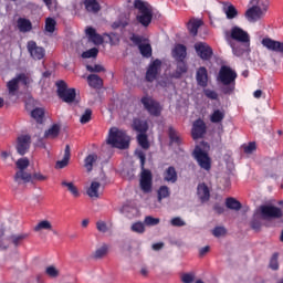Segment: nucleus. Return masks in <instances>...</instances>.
I'll use <instances>...</instances> for the list:
<instances>
[{
	"label": "nucleus",
	"instance_id": "nucleus-54",
	"mask_svg": "<svg viewBox=\"0 0 283 283\" xmlns=\"http://www.w3.org/2000/svg\"><path fill=\"white\" fill-rule=\"evenodd\" d=\"M31 176H32L31 185H34L35 182H45V180H48V176L41 172H33Z\"/></svg>",
	"mask_w": 283,
	"mask_h": 283
},
{
	"label": "nucleus",
	"instance_id": "nucleus-37",
	"mask_svg": "<svg viewBox=\"0 0 283 283\" xmlns=\"http://www.w3.org/2000/svg\"><path fill=\"white\" fill-rule=\"evenodd\" d=\"M226 113L222 109H214L210 115V122L218 124L224 120Z\"/></svg>",
	"mask_w": 283,
	"mask_h": 283
},
{
	"label": "nucleus",
	"instance_id": "nucleus-10",
	"mask_svg": "<svg viewBox=\"0 0 283 283\" xmlns=\"http://www.w3.org/2000/svg\"><path fill=\"white\" fill-rule=\"evenodd\" d=\"M192 156L195 160H197V165L200 169L211 171V157L209 156V153L205 151L200 146H197L192 151Z\"/></svg>",
	"mask_w": 283,
	"mask_h": 283
},
{
	"label": "nucleus",
	"instance_id": "nucleus-41",
	"mask_svg": "<svg viewBox=\"0 0 283 283\" xmlns=\"http://www.w3.org/2000/svg\"><path fill=\"white\" fill-rule=\"evenodd\" d=\"M169 196H171V191L169 190V187L167 186L159 187L157 191L158 202H163V200H165V198H169Z\"/></svg>",
	"mask_w": 283,
	"mask_h": 283
},
{
	"label": "nucleus",
	"instance_id": "nucleus-7",
	"mask_svg": "<svg viewBox=\"0 0 283 283\" xmlns=\"http://www.w3.org/2000/svg\"><path fill=\"white\" fill-rule=\"evenodd\" d=\"M57 96L63 103H74L76 101V88H67V83L61 80L56 82Z\"/></svg>",
	"mask_w": 283,
	"mask_h": 283
},
{
	"label": "nucleus",
	"instance_id": "nucleus-5",
	"mask_svg": "<svg viewBox=\"0 0 283 283\" xmlns=\"http://www.w3.org/2000/svg\"><path fill=\"white\" fill-rule=\"evenodd\" d=\"M134 8L139 11V14L136 15V21L140 23L144 28H149L151 20L154 19V11L147 2L143 0H135Z\"/></svg>",
	"mask_w": 283,
	"mask_h": 283
},
{
	"label": "nucleus",
	"instance_id": "nucleus-50",
	"mask_svg": "<svg viewBox=\"0 0 283 283\" xmlns=\"http://www.w3.org/2000/svg\"><path fill=\"white\" fill-rule=\"evenodd\" d=\"M107 251H108V247L107 244H103L101 248H98L95 253H94V258L96 260H101V258H105V255H107Z\"/></svg>",
	"mask_w": 283,
	"mask_h": 283
},
{
	"label": "nucleus",
	"instance_id": "nucleus-55",
	"mask_svg": "<svg viewBox=\"0 0 283 283\" xmlns=\"http://www.w3.org/2000/svg\"><path fill=\"white\" fill-rule=\"evenodd\" d=\"M279 256L280 254L274 253L270 259V269H272V271H277V269H280V263L277 262Z\"/></svg>",
	"mask_w": 283,
	"mask_h": 283
},
{
	"label": "nucleus",
	"instance_id": "nucleus-42",
	"mask_svg": "<svg viewBox=\"0 0 283 283\" xmlns=\"http://www.w3.org/2000/svg\"><path fill=\"white\" fill-rule=\"evenodd\" d=\"M137 143L142 149H149V147H150L149 139L147 138V134H145V133H140L137 136Z\"/></svg>",
	"mask_w": 283,
	"mask_h": 283
},
{
	"label": "nucleus",
	"instance_id": "nucleus-52",
	"mask_svg": "<svg viewBox=\"0 0 283 283\" xmlns=\"http://www.w3.org/2000/svg\"><path fill=\"white\" fill-rule=\"evenodd\" d=\"M144 224H146V227H156V226L160 224V219L154 218L151 216H147L144 219Z\"/></svg>",
	"mask_w": 283,
	"mask_h": 283
},
{
	"label": "nucleus",
	"instance_id": "nucleus-64",
	"mask_svg": "<svg viewBox=\"0 0 283 283\" xmlns=\"http://www.w3.org/2000/svg\"><path fill=\"white\" fill-rule=\"evenodd\" d=\"M193 274H189V273H186V274H182L181 276V282L184 283H193Z\"/></svg>",
	"mask_w": 283,
	"mask_h": 283
},
{
	"label": "nucleus",
	"instance_id": "nucleus-59",
	"mask_svg": "<svg viewBox=\"0 0 283 283\" xmlns=\"http://www.w3.org/2000/svg\"><path fill=\"white\" fill-rule=\"evenodd\" d=\"M171 227H185L187 224L180 217H175L170 220Z\"/></svg>",
	"mask_w": 283,
	"mask_h": 283
},
{
	"label": "nucleus",
	"instance_id": "nucleus-19",
	"mask_svg": "<svg viewBox=\"0 0 283 283\" xmlns=\"http://www.w3.org/2000/svg\"><path fill=\"white\" fill-rule=\"evenodd\" d=\"M163 178L165 182L176 185V182H178V171L176 170V167L169 166L167 169H165L163 172Z\"/></svg>",
	"mask_w": 283,
	"mask_h": 283
},
{
	"label": "nucleus",
	"instance_id": "nucleus-39",
	"mask_svg": "<svg viewBox=\"0 0 283 283\" xmlns=\"http://www.w3.org/2000/svg\"><path fill=\"white\" fill-rule=\"evenodd\" d=\"M250 6H252V8H256L259 10H264V12H268L269 0H251Z\"/></svg>",
	"mask_w": 283,
	"mask_h": 283
},
{
	"label": "nucleus",
	"instance_id": "nucleus-15",
	"mask_svg": "<svg viewBox=\"0 0 283 283\" xmlns=\"http://www.w3.org/2000/svg\"><path fill=\"white\" fill-rule=\"evenodd\" d=\"M261 43L263 48H266V50H270V52L283 54V42L273 40L271 38H264Z\"/></svg>",
	"mask_w": 283,
	"mask_h": 283
},
{
	"label": "nucleus",
	"instance_id": "nucleus-43",
	"mask_svg": "<svg viewBox=\"0 0 283 283\" xmlns=\"http://www.w3.org/2000/svg\"><path fill=\"white\" fill-rule=\"evenodd\" d=\"M7 87L9 90V95L14 96V94H17V92H19V82H18V80L14 77L11 81H9L7 83Z\"/></svg>",
	"mask_w": 283,
	"mask_h": 283
},
{
	"label": "nucleus",
	"instance_id": "nucleus-61",
	"mask_svg": "<svg viewBox=\"0 0 283 283\" xmlns=\"http://www.w3.org/2000/svg\"><path fill=\"white\" fill-rule=\"evenodd\" d=\"M227 233V229H224L223 227H216L212 230V235H214V238H220V235H224Z\"/></svg>",
	"mask_w": 283,
	"mask_h": 283
},
{
	"label": "nucleus",
	"instance_id": "nucleus-25",
	"mask_svg": "<svg viewBox=\"0 0 283 283\" xmlns=\"http://www.w3.org/2000/svg\"><path fill=\"white\" fill-rule=\"evenodd\" d=\"M202 25V20L200 19H190L187 23V29L191 36H198V30H200Z\"/></svg>",
	"mask_w": 283,
	"mask_h": 283
},
{
	"label": "nucleus",
	"instance_id": "nucleus-47",
	"mask_svg": "<svg viewBox=\"0 0 283 283\" xmlns=\"http://www.w3.org/2000/svg\"><path fill=\"white\" fill-rule=\"evenodd\" d=\"M15 167L19 171H25L30 167V160L28 158H20L17 160Z\"/></svg>",
	"mask_w": 283,
	"mask_h": 283
},
{
	"label": "nucleus",
	"instance_id": "nucleus-46",
	"mask_svg": "<svg viewBox=\"0 0 283 283\" xmlns=\"http://www.w3.org/2000/svg\"><path fill=\"white\" fill-rule=\"evenodd\" d=\"M54 30H56V20H54V18H46L45 31L53 34Z\"/></svg>",
	"mask_w": 283,
	"mask_h": 283
},
{
	"label": "nucleus",
	"instance_id": "nucleus-28",
	"mask_svg": "<svg viewBox=\"0 0 283 283\" xmlns=\"http://www.w3.org/2000/svg\"><path fill=\"white\" fill-rule=\"evenodd\" d=\"M87 83L90 87H93L94 90H101V87H103V78L96 74L88 75Z\"/></svg>",
	"mask_w": 283,
	"mask_h": 283
},
{
	"label": "nucleus",
	"instance_id": "nucleus-48",
	"mask_svg": "<svg viewBox=\"0 0 283 283\" xmlns=\"http://www.w3.org/2000/svg\"><path fill=\"white\" fill-rule=\"evenodd\" d=\"M130 231H133V233L139 234L145 233V223L142 221L134 222L130 227Z\"/></svg>",
	"mask_w": 283,
	"mask_h": 283
},
{
	"label": "nucleus",
	"instance_id": "nucleus-56",
	"mask_svg": "<svg viewBox=\"0 0 283 283\" xmlns=\"http://www.w3.org/2000/svg\"><path fill=\"white\" fill-rule=\"evenodd\" d=\"M43 3H45L50 12H56V8L59 6V2L56 0H43Z\"/></svg>",
	"mask_w": 283,
	"mask_h": 283
},
{
	"label": "nucleus",
	"instance_id": "nucleus-27",
	"mask_svg": "<svg viewBox=\"0 0 283 283\" xmlns=\"http://www.w3.org/2000/svg\"><path fill=\"white\" fill-rule=\"evenodd\" d=\"M85 10L92 14H98L101 12V3L96 0H84Z\"/></svg>",
	"mask_w": 283,
	"mask_h": 283
},
{
	"label": "nucleus",
	"instance_id": "nucleus-62",
	"mask_svg": "<svg viewBox=\"0 0 283 283\" xmlns=\"http://www.w3.org/2000/svg\"><path fill=\"white\" fill-rule=\"evenodd\" d=\"M15 81H18V83H22L23 85H28V83H30V78L24 73L17 75Z\"/></svg>",
	"mask_w": 283,
	"mask_h": 283
},
{
	"label": "nucleus",
	"instance_id": "nucleus-51",
	"mask_svg": "<svg viewBox=\"0 0 283 283\" xmlns=\"http://www.w3.org/2000/svg\"><path fill=\"white\" fill-rule=\"evenodd\" d=\"M98 56V49L92 48L82 53V59H96Z\"/></svg>",
	"mask_w": 283,
	"mask_h": 283
},
{
	"label": "nucleus",
	"instance_id": "nucleus-14",
	"mask_svg": "<svg viewBox=\"0 0 283 283\" xmlns=\"http://www.w3.org/2000/svg\"><path fill=\"white\" fill-rule=\"evenodd\" d=\"M27 48H28L29 54H31L34 61H41V59L45 56V49L36 45V42L34 41H29Z\"/></svg>",
	"mask_w": 283,
	"mask_h": 283
},
{
	"label": "nucleus",
	"instance_id": "nucleus-22",
	"mask_svg": "<svg viewBox=\"0 0 283 283\" xmlns=\"http://www.w3.org/2000/svg\"><path fill=\"white\" fill-rule=\"evenodd\" d=\"M85 32H86V36H88L92 43H94L95 45H103V36L96 33V29L92 27H87Z\"/></svg>",
	"mask_w": 283,
	"mask_h": 283
},
{
	"label": "nucleus",
	"instance_id": "nucleus-45",
	"mask_svg": "<svg viewBox=\"0 0 283 283\" xmlns=\"http://www.w3.org/2000/svg\"><path fill=\"white\" fill-rule=\"evenodd\" d=\"M52 231V223L48 220L40 221L35 227L34 231Z\"/></svg>",
	"mask_w": 283,
	"mask_h": 283
},
{
	"label": "nucleus",
	"instance_id": "nucleus-35",
	"mask_svg": "<svg viewBox=\"0 0 283 283\" xmlns=\"http://www.w3.org/2000/svg\"><path fill=\"white\" fill-rule=\"evenodd\" d=\"M31 117H33L36 123L40 125L43 124V118H45V109L41 107H36L33 111H31Z\"/></svg>",
	"mask_w": 283,
	"mask_h": 283
},
{
	"label": "nucleus",
	"instance_id": "nucleus-2",
	"mask_svg": "<svg viewBox=\"0 0 283 283\" xmlns=\"http://www.w3.org/2000/svg\"><path fill=\"white\" fill-rule=\"evenodd\" d=\"M235 78H238V73L231 66H221L218 81L223 85L221 87L222 94L231 95L235 92Z\"/></svg>",
	"mask_w": 283,
	"mask_h": 283
},
{
	"label": "nucleus",
	"instance_id": "nucleus-29",
	"mask_svg": "<svg viewBox=\"0 0 283 283\" xmlns=\"http://www.w3.org/2000/svg\"><path fill=\"white\" fill-rule=\"evenodd\" d=\"M28 238H30V233L28 232L12 234L9 237V242H11V244L14 247H19L24 240H28Z\"/></svg>",
	"mask_w": 283,
	"mask_h": 283
},
{
	"label": "nucleus",
	"instance_id": "nucleus-31",
	"mask_svg": "<svg viewBox=\"0 0 283 283\" xmlns=\"http://www.w3.org/2000/svg\"><path fill=\"white\" fill-rule=\"evenodd\" d=\"M133 129H135V132H139V134H146L147 129H149V126L147 125V122L135 118L133 120Z\"/></svg>",
	"mask_w": 283,
	"mask_h": 283
},
{
	"label": "nucleus",
	"instance_id": "nucleus-13",
	"mask_svg": "<svg viewBox=\"0 0 283 283\" xmlns=\"http://www.w3.org/2000/svg\"><path fill=\"white\" fill-rule=\"evenodd\" d=\"M163 66V62L160 60H154L146 72V81L148 83H154L158 76V72H160V67Z\"/></svg>",
	"mask_w": 283,
	"mask_h": 283
},
{
	"label": "nucleus",
	"instance_id": "nucleus-30",
	"mask_svg": "<svg viewBox=\"0 0 283 283\" xmlns=\"http://www.w3.org/2000/svg\"><path fill=\"white\" fill-rule=\"evenodd\" d=\"M59 134H61V126L59 124H53L48 130H45L44 138L46 139L59 138Z\"/></svg>",
	"mask_w": 283,
	"mask_h": 283
},
{
	"label": "nucleus",
	"instance_id": "nucleus-6",
	"mask_svg": "<svg viewBox=\"0 0 283 283\" xmlns=\"http://www.w3.org/2000/svg\"><path fill=\"white\" fill-rule=\"evenodd\" d=\"M224 36L228 41H231L232 39V41H237V43H247V45L251 44V36L249 35V32L238 25L232 27L230 31H226Z\"/></svg>",
	"mask_w": 283,
	"mask_h": 283
},
{
	"label": "nucleus",
	"instance_id": "nucleus-63",
	"mask_svg": "<svg viewBox=\"0 0 283 283\" xmlns=\"http://www.w3.org/2000/svg\"><path fill=\"white\" fill-rule=\"evenodd\" d=\"M256 146H255V142H250L249 145H247L244 147V153L245 154H253V151H255Z\"/></svg>",
	"mask_w": 283,
	"mask_h": 283
},
{
	"label": "nucleus",
	"instance_id": "nucleus-26",
	"mask_svg": "<svg viewBox=\"0 0 283 283\" xmlns=\"http://www.w3.org/2000/svg\"><path fill=\"white\" fill-rule=\"evenodd\" d=\"M71 156H72V154H71L70 145H66V146H65V149H64L63 159L56 161V168H57V169H65V167H67V165H69V163H70Z\"/></svg>",
	"mask_w": 283,
	"mask_h": 283
},
{
	"label": "nucleus",
	"instance_id": "nucleus-23",
	"mask_svg": "<svg viewBox=\"0 0 283 283\" xmlns=\"http://www.w3.org/2000/svg\"><path fill=\"white\" fill-rule=\"evenodd\" d=\"M168 137L170 140V145H177V147H180V145H182V137H180V134L178 133V130H176V128H174V126H170L168 128Z\"/></svg>",
	"mask_w": 283,
	"mask_h": 283
},
{
	"label": "nucleus",
	"instance_id": "nucleus-40",
	"mask_svg": "<svg viewBox=\"0 0 283 283\" xmlns=\"http://www.w3.org/2000/svg\"><path fill=\"white\" fill-rule=\"evenodd\" d=\"M98 189H101V184L98 181H93L91 187L86 190V193L91 198H98Z\"/></svg>",
	"mask_w": 283,
	"mask_h": 283
},
{
	"label": "nucleus",
	"instance_id": "nucleus-32",
	"mask_svg": "<svg viewBox=\"0 0 283 283\" xmlns=\"http://www.w3.org/2000/svg\"><path fill=\"white\" fill-rule=\"evenodd\" d=\"M187 62L185 60H177V69L175 72V78H180L182 74H187L188 71Z\"/></svg>",
	"mask_w": 283,
	"mask_h": 283
},
{
	"label": "nucleus",
	"instance_id": "nucleus-20",
	"mask_svg": "<svg viewBox=\"0 0 283 283\" xmlns=\"http://www.w3.org/2000/svg\"><path fill=\"white\" fill-rule=\"evenodd\" d=\"M197 196L201 202H209L211 198V191L209 190L207 184L202 182L198 185Z\"/></svg>",
	"mask_w": 283,
	"mask_h": 283
},
{
	"label": "nucleus",
	"instance_id": "nucleus-58",
	"mask_svg": "<svg viewBox=\"0 0 283 283\" xmlns=\"http://www.w3.org/2000/svg\"><path fill=\"white\" fill-rule=\"evenodd\" d=\"M86 70L87 72H96V73L105 72V67L101 64H95L94 66L86 65Z\"/></svg>",
	"mask_w": 283,
	"mask_h": 283
},
{
	"label": "nucleus",
	"instance_id": "nucleus-24",
	"mask_svg": "<svg viewBox=\"0 0 283 283\" xmlns=\"http://www.w3.org/2000/svg\"><path fill=\"white\" fill-rule=\"evenodd\" d=\"M172 56L176 61H185L187 59V46L177 44L172 50Z\"/></svg>",
	"mask_w": 283,
	"mask_h": 283
},
{
	"label": "nucleus",
	"instance_id": "nucleus-3",
	"mask_svg": "<svg viewBox=\"0 0 283 283\" xmlns=\"http://www.w3.org/2000/svg\"><path fill=\"white\" fill-rule=\"evenodd\" d=\"M137 158L140 160L142 175L139 179V187L144 193H151V187L154 185V176L151 170L145 169V163L147 160L143 150L136 153Z\"/></svg>",
	"mask_w": 283,
	"mask_h": 283
},
{
	"label": "nucleus",
	"instance_id": "nucleus-44",
	"mask_svg": "<svg viewBox=\"0 0 283 283\" xmlns=\"http://www.w3.org/2000/svg\"><path fill=\"white\" fill-rule=\"evenodd\" d=\"M62 187H66L67 191H70L74 198H78V196H81L78 188H76L73 182L62 181Z\"/></svg>",
	"mask_w": 283,
	"mask_h": 283
},
{
	"label": "nucleus",
	"instance_id": "nucleus-8",
	"mask_svg": "<svg viewBox=\"0 0 283 283\" xmlns=\"http://www.w3.org/2000/svg\"><path fill=\"white\" fill-rule=\"evenodd\" d=\"M140 103L144 109L150 115L158 117L163 114V106H160V102L154 99V97L149 95H145L140 98Z\"/></svg>",
	"mask_w": 283,
	"mask_h": 283
},
{
	"label": "nucleus",
	"instance_id": "nucleus-1",
	"mask_svg": "<svg viewBox=\"0 0 283 283\" xmlns=\"http://www.w3.org/2000/svg\"><path fill=\"white\" fill-rule=\"evenodd\" d=\"M255 218H262V220H277L283 218L282 209L275 206H260L255 212L254 218L251 221V227L254 231H260L262 229V222Z\"/></svg>",
	"mask_w": 283,
	"mask_h": 283
},
{
	"label": "nucleus",
	"instance_id": "nucleus-9",
	"mask_svg": "<svg viewBox=\"0 0 283 283\" xmlns=\"http://www.w3.org/2000/svg\"><path fill=\"white\" fill-rule=\"evenodd\" d=\"M130 41L134 43V45H137L142 56L145 59H150L151 56V44H149V40H147L143 35H138L136 33H133L130 35Z\"/></svg>",
	"mask_w": 283,
	"mask_h": 283
},
{
	"label": "nucleus",
	"instance_id": "nucleus-21",
	"mask_svg": "<svg viewBox=\"0 0 283 283\" xmlns=\"http://www.w3.org/2000/svg\"><path fill=\"white\" fill-rule=\"evenodd\" d=\"M14 182H18V185H28V182L32 184V174L25 170H18L14 175Z\"/></svg>",
	"mask_w": 283,
	"mask_h": 283
},
{
	"label": "nucleus",
	"instance_id": "nucleus-4",
	"mask_svg": "<svg viewBox=\"0 0 283 283\" xmlns=\"http://www.w3.org/2000/svg\"><path fill=\"white\" fill-rule=\"evenodd\" d=\"M107 144L112 145L116 149H128L129 148V136L125 130H120L116 127L109 129Z\"/></svg>",
	"mask_w": 283,
	"mask_h": 283
},
{
	"label": "nucleus",
	"instance_id": "nucleus-60",
	"mask_svg": "<svg viewBox=\"0 0 283 283\" xmlns=\"http://www.w3.org/2000/svg\"><path fill=\"white\" fill-rule=\"evenodd\" d=\"M203 94L207 98H210V101H218V93L216 91L207 88L203 91Z\"/></svg>",
	"mask_w": 283,
	"mask_h": 283
},
{
	"label": "nucleus",
	"instance_id": "nucleus-12",
	"mask_svg": "<svg viewBox=\"0 0 283 283\" xmlns=\"http://www.w3.org/2000/svg\"><path fill=\"white\" fill-rule=\"evenodd\" d=\"M207 134V124L201 118L197 119L192 124L191 136L193 140L202 138Z\"/></svg>",
	"mask_w": 283,
	"mask_h": 283
},
{
	"label": "nucleus",
	"instance_id": "nucleus-38",
	"mask_svg": "<svg viewBox=\"0 0 283 283\" xmlns=\"http://www.w3.org/2000/svg\"><path fill=\"white\" fill-rule=\"evenodd\" d=\"M96 160H98V155L96 154H91L84 159V167L88 172L94 169V163H96Z\"/></svg>",
	"mask_w": 283,
	"mask_h": 283
},
{
	"label": "nucleus",
	"instance_id": "nucleus-16",
	"mask_svg": "<svg viewBox=\"0 0 283 283\" xmlns=\"http://www.w3.org/2000/svg\"><path fill=\"white\" fill-rule=\"evenodd\" d=\"M32 143V138L29 135H22L18 137L17 151L20 156H25L28 154V149H30V144Z\"/></svg>",
	"mask_w": 283,
	"mask_h": 283
},
{
	"label": "nucleus",
	"instance_id": "nucleus-17",
	"mask_svg": "<svg viewBox=\"0 0 283 283\" xmlns=\"http://www.w3.org/2000/svg\"><path fill=\"white\" fill-rule=\"evenodd\" d=\"M266 15V11L262 10V9H258L255 7L249 8L245 11V18L248 19V21L250 22H255V21H260V19H263V17Z\"/></svg>",
	"mask_w": 283,
	"mask_h": 283
},
{
	"label": "nucleus",
	"instance_id": "nucleus-49",
	"mask_svg": "<svg viewBox=\"0 0 283 283\" xmlns=\"http://www.w3.org/2000/svg\"><path fill=\"white\" fill-rule=\"evenodd\" d=\"M227 19H235L238 17V9H235V6L230 4L224 9Z\"/></svg>",
	"mask_w": 283,
	"mask_h": 283
},
{
	"label": "nucleus",
	"instance_id": "nucleus-36",
	"mask_svg": "<svg viewBox=\"0 0 283 283\" xmlns=\"http://www.w3.org/2000/svg\"><path fill=\"white\" fill-rule=\"evenodd\" d=\"M18 29L21 32H30L32 30V22L25 18L18 19Z\"/></svg>",
	"mask_w": 283,
	"mask_h": 283
},
{
	"label": "nucleus",
	"instance_id": "nucleus-57",
	"mask_svg": "<svg viewBox=\"0 0 283 283\" xmlns=\"http://www.w3.org/2000/svg\"><path fill=\"white\" fill-rule=\"evenodd\" d=\"M45 273L49 277H59V270L54 265L48 266Z\"/></svg>",
	"mask_w": 283,
	"mask_h": 283
},
{
	"label": "nucleus",
	"instance_id": "nucleus-53",
	"mask_svg": "<svg viewBox=\"0 0 283 283\" xmlns=\"http://www.w3.org/2000/svg\"><path fill=\"white\" fill-rule=\"evenodd\" d=\"M92 120V109L86 108L84 114L80 118L82 125H87Z\"/></svg>",
	"mask_w": 283,
	"mask_h": 283
},
{
	"label": "nucleus",
	"instance_id": "nucleus-11",
	"mask_svg": "<svg viewBox=\"0 0 283 283\" xmlns=\"http://www.w3.org/2000/svg\"><path fill=\"white\" fill-rule=\"evenodd\" d=\"M195 50L197 52V56H199L201 61H211V59H213V49L205 42H197L195 44Z\"/></svg>",
	"mask_w": 283,
	"mask_h": 283
},
{
	"label": "nucleus",
	"instance_id": "nucleus-18",
	"mask_svg": "<svg viewBox=\"0 0 283 283\" xmlns=\"http://www.w3.org/2000/svg\"><path fill=\"white\" fill-rule=\"evenodd\" d=\"M196 81L199 87H207L209 85V72L207 67L200 66L196 73Z\"/></svg>",
	"mask_w": 283,
	"mask_h": 283
},
{
	"label": "nucleus",
	"instance_id": "nucleus-33",
	"mask_svg": "<svg viewBox=\"0 0 283 283\" xmlns=\"http://www.w3.org/2000/svg\"><path fill=\"white\" fill-rule=\"evenodd\" d=\"M226 207L232 211H240L242 209V203H240V201L233 197H228L226 199Z\"/></svg>",
	"mask_w": 283,
	"mask_h": 283
},
{
	"label": "nucleus",
	"instance_id": "nucleus-34",
	"mask_svg": "<svg viewBox=\"0 0 283 283\" xmlns=\"http://www.w3.org/2000/svg\"><path fill=\"white\" fill-rule=\"evenodd\" d=\"M127 25H129V17L125 15V17H119L118 20L113 22L112 28L113 30H118L119 28L122 30H125Z\"/></svg>",
	"mask_w": 283,
	"mask_h": 283
}]
</instances>
